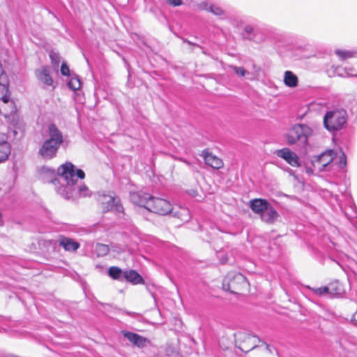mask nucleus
<instances>
[{
    "mask_svg": "<svg viewBox=\"0 0 357 357\" xmlns=\"http://www.w3.org/2000/svg\"><path fill=\"white\" fill-rule=\"evenodd\" d=\"M222 289L236 295H245L250 291V283L241 273L230 271L224 277L222 282Z\"/></svg>",
    "mask_w": 357,
    "mask_h": 357,
    "instance_id": "obj_1",
    "label": "nucleus"
},
{
    "mask_svg": "<svg viewBox=\"0 0 357 357\" xmlns=\"http://www.w3.org/2000/svg\"><path fill=\"white\" fill-rule=\"evenodd\" d=\"M98 206L102 213L114 211L121 217L125 215L121 199L114 192L100 195L97 199Z\"/></svg>",
    "mask_w": 357,
    "mask_h": 357,
    "instance_id": "obj_2",
    "label": "nucleus"
},
{
    "mask_svg": "<svg viewBox=\"0 0 357 357\" xmlns=\"http://www.w3.org/2000/svg\"><path fill=\"white\" fill-rule=\"evenodd\" d=\"M312 134V130L306 124H294L285 135L287 142L293 145L296 142H301L306 144L307 139Z\"/></svg>",
    "mask_w": 357,
    "mask_h": 357,
    "instance_id": "obj_3",
    "label": "nucleus"
},
{
    "mask_svg": "<svg viewBox=\"0 0 357 357\" xmlns=\"http://www.w3.org/2000/svg\"><path fill=\"white\" fill-rule=\"evenodd\" d=\"M347 123V113L344 110H333L326 112L324 117L325 128L329 131L339 130Z\"/></svg>",
    "mask_w": 357,
    "mask_h": 357,
    "instance_id": "obj_4",
    "label": "nucleus"
},
{
    "mask_svg": "<svg viewBox=\"0 0 357 357\" xmlns=\"http://www.w3.org/2000/svg\"><path fill=\"white\" fill-rule=\"evenodd\" d=\"M259 342L260 339L258 337L248 333H239L235 340L236 347L245 353L253 351Z\"/></svg>",
    "mask_w": 357,
    "mask_h": 357,
    "instance_id": "obj_5",
    "label": "nucleus"
},
{
    "mask_svg": "<svg viewBox=\"0 0 357 357\" xmlns=\"http://www.w3.org/2000/svg\"><path fill=\"white\" fill-rule=\"evenodd\" d=\"M147 210L160 215H165L172 211V205L167 199L152 197L148 203Z\"/></svg>",
    "mask_w": 357,
    "mask_h": 357,
    "instance_id": "obj_6",
    "label": "nucleus"
},
{
    "mask_svg": "<svg viewBox=\"0 0 357 357\" xmlns=\"http://www.w3.org/2000/svg\"><path fill=\"white\" fill-rule=\"evenodd\" d=\"M58 176H62L68 184H75L77 182L75 178V166L69 162L61 165L56 171Z\"/></svg>",
    "mask_w": 357,
    "mask_h": 357,
    "instance_id": "obj_7",
    "label": "nucleus"
},
{
    "mask_svg": "<svg viewBox=\"0 0 357 357\" xmlns=\"http://www.w3.org/2000/svg\"><path fill=\"white\" fill-rule=\"evenodd\" d=\"M252 357H277L276 349L260 340L252 353Z\"/></svg>",
    "mask_w": 357,
    "mask_h": 357,
    "instance_id": "obj_8",
    "label": "nucleus"
},
{
    "mask_svg": "<svg viewBox=\"0 0 357 357\" xmlns=\"http://www.w3.org/2000/svg\"><path fill=\"white\" fill-rule=\"evenodd\" d=\"M277 155L284 160L289 165L294 167H298L301 165L297 154L289 148H283L278 150Z\"/></svg>",
    "mask_w": 357,
    "mask_h": 357,
    "instance_id": "obj_9",
    "label": "nucleus"
},
{
    "mask_svg": "<svg viewBox=\"0 0 357 357\" xmlns=\"http://www.w3.org/2000/svg\"><path fill=\"white\" fill-rule=\"evenodd\" d=\"M121 333L123 335V337L128 339L133 346L137 347L138 348H144L150 343V340L149 339L142 335H139L137 333H135L127 331H121Z\"/></svg>",
    "mask_w": 357,
    "mask_h": 357,
    "instance_id": "obj_10",
    "label": "nucleus"
},
{
    "mask_svg": "<svg viewBox=\"0 0 357 357\" xmlns=\"http://www.w3.org/2000/svg\"><path fill=\"white\" fill-rule=\"evenodd\" d=\"M38 174L40 180L43 183H51L54 185H57L59 183L56 177V173L54 169L43 166L38 169Z\"/></svg>",
    "mask_w": 357,
    "mask_h": 357,
    "instance_id": "obj_11",
    "label": "nucleus"
},
{
    "mask_svg": "<svg viewBox=\"0 0 357 357\" xmlns=\"http://www.w3.org/2000/svg\"><path fill=\"white\" fill-rule=\"evenodd\" d=\"M59 147V146L54 144V143L50 144V142L45 140L38 153L43 158L50 160L56 156Z\"/></svg>",
    "mask_w": 357,
    "mask_h": 357,
    "instance_id": "obj_12",
    "label": "nucleus"
},
{
    "mask_svg": "<svg viewBox=\"0 0 357 357\" xmlns=\"http://www.w3.org/2000/svg\"><path fill=\"white\" fill-rule=\"evenodd\" d=\"M16 111L15 101L11 99L10 96L0 99V114L4 117H8L14 114Z\"/></svg>",
    "mask_w": 357,
    "mask_h": 357,
    "instance_id": "obj_13",
    "label": "nucleus"
},
{
    "mask_svg": "<svg viewBox=\"0 0 357 357\" xmlns=\"http://www.w3.org/2000/svg\"><path fill=\"white\" fill-rule=\"evenodd\" d=\"M48 132L50 138L46 139V141L60 146L63 142V135L56 125L51 123L48 127Z\"/></svg>",
    "mask_w": 357,
    "mask_h": 357,
    "instance_id": "obj_14",
    "label": "nucleus"
},
{
    "mask_svg": "<svg viewBox=\"0 0 357 357\" xmlns=\"http://www.w3.org/2000/svg\"><path fill=\"white\" fill-rule=\"evenodd\" d=\"M202 156L204 158L205 163L212 168L219 169L223 167V161L211 153L204 151L202 153Z\"/></svg>",
    "mask_w": 357,
    "mask_h": 357,
    "instance_id": "obj_15",
    "label": "nucleus"
},
{
    "mask_svg": "<svg viewBox=\"0 0 357 357\" xmlns=\"http://www.w3.org/2000/svg\"><path fill=\"white\" fill-rule=\"evenodd\" d=\"M270 203L265 199L256 198L250 201V208L253 213L261 215L267 208Z\"/></svg>",
    "mask_w": 357,
    "mask_h": 357,
    "instance_id": "obj_16",
    "label": "nucleus"
},
{
    "mask_svg": "<svg viewBox=\"0 0 357 357\" xmlns=\"http://www.w3.org/2000/svg\"><path fill=\"white\" fill-rule=\"evenodd\" d=\"M59 245L68 252H75L79 249L80 246L78 242L75 241L72 238L66 237L63 235L59 236Z\"/></svg>",
    "mask_w": 357,
    "mask_h": 357,
    "instance_id": "obj_17",
    "label": "nucleus"
},
{
    "mask_svg": "<svg viewBox=\"0 0 357 357\" xmlns=\"http://www.w3.org/2000/svg\"><path fill=\"white\" fill-rule=\"evenodd\" d=\"M278 218V212L271 204H269L265 211L260 215L261 220L268 225L273 224Z\"/></svg>",
    "mask_w": 357,
    "mask_h": 357,
    "instance_id": "obj_18",
    "label": "nucleus"
},
{
    "mask_svg": "<svg viewBox=\"0 0 357 357\" xmlns=\"http://www.w3.org/2000/svg\"><path fill=\"white\" fill-rule=\"evenodd\" d=\"M335 156V153L333 150H327L319 155L317 163L320 168H324L332 162Z\"/></svg>",
    "mask_w": 357,
    "mask_h": 357,
    "instance_id": "obj_19",
    "label": "nucleus"
},
{
    "mask_svg": "<svg viewBox=\"0 0 357 357\" xmlns=\"http://www.w3.org/2000/svg\"><path fill=\"white\" fill-rule=\"evenodd\" d=\"M124 278L132 284H144L143 278L135 270H129L123 272Z\"/></svg>",
    "mask_w": 357,
    "mask_h": 357,
    "instance_id": "obj_20",
    "label": "nucleus"
},
{
    "mask_svg": "<svg viewBox=\"0 0 357 357\" xmlns=\"http://www.w3.org/2000/svg\"><path fill=\"white\" fill-rule=\"evenodd\" d=\"M37 78L43 82L47 86H51L53 84V79L50 76L49 68L47 66H43L36 72Z\"/></svg>",
    "mask_w": 357,
    "mask_h": 357,
    "instance_id": "obj_21",
    "label": "nucleus"
},
{
    "mask_svg": "<svg viewBox=\"0 0 357 357\" xmlns=\"http://www.w3.org/2000/svg\"><path fill=\"white\" fill-rule=\"evenodd\" d=\"M186 192L192 197L204 199L205 197L202 188L196 182L190 183L187 188Z\"/></svg>",
    "mask_w": 357,
    "mask_h": 357,
    "instance_id": "obj_22",
    "label": "nucleus"
},
{
    "mask_svg": "<svg viewBox=\"0 0 357 357\" xmlns=\"http://www.w3.org/2000/svg\"><path fill=\"white\" fill-rule=\"evenodd\" d=\"M283 81L284 84L290 88L296 87L298 84V77L294 73L289 70L284 72Z\"/></svg>",
    "mask_w": 357,
    "mask_h": 357,
    "instance_id": "obj_23",
    "label": "nucleus"
},
{
    "mask_svg": "<svg viewBox=\"0 0 357 357\" xmlns=\"http://www.w3.org/2000/svg\"><path fill=\"white\" fill-rule=\"evenodd\" d=\"M132 198L136 204L140 206H143L147 209L148 203L149 202V199L152 198V197H149L147 194L145 193H136L132 195Z\"/></svg>",
    "mask_w": 357,
    "mask_h": 357,
    "instance_id": "obj_24",
    "label": "nucleus"
},
{
    "mask_svg": "<svg viewBox=\"0 0 357 357\" xmlns=\"http://www.w3.org/2000/svg\"><path fill=\"white\" fill-rule=\"evenodd\" d=\"M10 154V146L6 141L0 142V162L8 160Z\"/></svg>",
    "mask_w": 357,
    "mask_h": 357,
    "instance_id": "obj_25",
    "label": "nucleus"
},
{
    "mask_svg": "<svg viewBox=\"0 0 357 357\" xmlns=\"http://www.w3.org/2000/svg\"><path fill=\"white\" fill-rule=\"evenodd\" d=\"M329 294L341 295L343 293L342 284L337 280L331 282L328 285Z\"/></svg>",
    "mask_w": 357,
    "mask_h": 357,
    "instance_id": "obj_26",
    "label": "nucleus"
},
{
    "mask_svg": "<svg viewBox=\"0 0 357 357\" xmlns=\"http://www.w3.org/2000/svg\"><path fill=\"white\" fill-rule=\"evenodd\" d=\"M109 247L107 245L98 243L96 246V252L98 257H103L107 255L109 252Z\"/></svg>",
    "mask_w": 357,
    "mask_h": 357,
    "instance_id": "obj_27",
    "label": "nucleus"
},
{
    "mask_svg": "<svg viewBox=\"0 0 357 357\" xmlns=\"http://www.w3.org/2000/svg\"><path fill=\"white\" fill-rule=\"evenodd\" d=\"M122 270L117 266H111L108 271V275L114 280H119L121 275H123Z\"/></svg>",
    "mask_w": 357,
    "mask_h": 357,
    "instance_id": "obj_28",
    "label": "nucleus"
},
{
    "mask_svg": "<svg viewBox=\"0 0 357 357\" xmlns=\"http://www.w3.org/2000/svg\"><path fill=\"white\" fill-rule=\"evenodd\" d=\"M161 357H183L177 351L172 347H167L165 349V353L162 354Z\"/></svg>",
    "mask_w": 357,
    "mask_h": 357,
    "instance_id": "obj_29",
    "label": "nucleus"
},
{
    "mask_svg": "<svg viewBox=\"0 0 357 357\" xmlns=\"http://www.w3.org/2000/svg\"><path fill=\"white\" fill-rule=\"evenodd\" d=\"M335 54L337 56H338L340 58V59H342L343 61L347 60L353 56V54L351 52H350L349 51H344V50H336Z\"/></svg>",
    "mask_w": 357,
    "mask_h": 357,
    "instance_id": "obj_30",
    "label": "nucleus"
},
{
    "mask_svg": "<svg viewBox=\"0 0 357 357\" xmlns=\"http://www.w3.org/2000/svg\"><path fill=\"white\" fill-rule=\"evenodd\" d=\"M68 85L71 89L76 91L81 87V82L79 79L77 78H73L69 81Z\"/></svg>",
    "mask_w": 357,
    "mask_h": 357,
    "instance_id": "obj_31",
    "label": "nucleus"
},
{
    "mask_svg": "<svg viewBox=\"0 0 357 357\" xmlns=\"http://www.w3.org/2000/svg\"><path fill=\"white\" fill-rule=\"evenodd\" d=\"M6 85L3 84L2 86H0V99L4 98L10 96L11 93L9 89V86H5Z\"/></svg>",
    "mask_w": 357,
    "mask_h": 357,
    "instance_id": "obj_32",
    "label": "nucleus"
},
{
    "mask_svg": "<svg viewBox=\"0 0 357 357\" xmlns=\"http://www.w3.org/2000/svg\"><path fill=\"white\" fill-rule=\"evenodd\" d=\"M230 68L237 76L244 77L246 74V70L243 67L231 66Z\"/></svg>",
    "mask_w": 357,
    "mask_h": 357,
    "instance_id": "obj_33",
    "label": "nucleus"
},
{
    "mask_svg": "<svg viewBox=\"0 0 357 357\" xmlns=\"http://www.w3.org/2000/svg\"><path fill=\"white\" fill-rule=\"evenodd\" d=\"M313 291L318 296H322L324 294H329V289L328 286H324L319 288L313 289Z\"/></svg>",
    "mask_w": 357,
    "mask_h": 357,
    "instance_id": "obj_34",
    "label": "nucleus"
},
{
    "mask_svg": "<svg viewBox=\"0 0 357 357\" xmlns=\"http://www.w3.org/2000/svg\"><path fill=\"white\" fill-rule=\"evenodd\" d=\"M209 10L215 15H222L224 14V10L219 6L215 5H211Z\"/></svg>",
    "mask_w": 357,
    "mask_h": 357,
    "instance_id": "obj_35",
    "label": "nucleus"
},
{
    "mask_svg": "<svg viewBox=\"0 0 357 357\" xmlns=\"http://www.w3.org/2000/svg\"><path fill=\"white\" fill-rule=\"evenodd\" d=\"M3 84L6 85L5 86H9V82L5 73L0 75V86H2Z\"/></svg>",
    "mask_w": 357,
    "mask_h": 357,
    "instance_id": "obj_36",
    "label": "nucleus"
},
{
    "mask_svg": "<svg viewBox=\"0 0 357 357\" xmlns=\"http://www.w3.org/2000/svg\"><path fill=\"white\" fill-rule=\"evenodd\" d=\"M61 72L62 75H66V76L70 75V69H69L68 66L64 63H62V65H61Z\"/></svg>",
    "mask_w": 357,
    "mask_h": 357,
    "instance_id": "obj_37",
    "label": "nucleus"
},
{
    "mask_svg": "<svg viewBox=\"0 0 357 357\" xmlns=\"http://www.w3.org/2000/svg\"><path fill=\"white\" fill-rule=\"evenodd\" d=\"M347 165V158L344 153H342L340 157V166L342 167H345Z\"/></svg>",
    "mask_w": 357,
    "mask_h": 357,
    "instance_id": "obj_38",
    "label": "nucleus"
},
{
    "mask_svg": "<svg viewBox=\"0 0 357 357\" xmlns=\"http://www.w3.org/2000/svg\"><path fill=\"white\" fill-rule=\"evenodd\" d=\"M167 3L173 6H178L182 4L181 0H167Z\"/></svg>",
    "mask_w": 357,
    "mask_h": 357,
    "instance_id": "obj_39",
    "label": "nucleus"
},
{
    "mask_svg": "<svg viewBox=\"0 0 357 357\" xmlns=\"http://www.w3.org/2000/svg\"><path fill=\"white\" fill-rule=\"evenodd\" d=\"M75 176H77V178H79L81 179H83L85 177V174L82 169H79L76 171Z\"/></svg>",
    "mask_w": 357,
    "mask_h": 357,
    "instance_id": "obj_40",
    "label": "nucleus"
},
{
    "mask_svg": "<svg viewBox=\"0 0 357 357\" xmlns=\"http://www.w3.org/2000/svg\"><path fill=\"white\" fill-rule=\"evenodd\" d=\"M245 31L247 33L250 34V33H253V31H254V29H253V27H252V26H250V25H248V26H246L245 27Z\"/></svg>",
    "mask_w": 357,
    "mask_h": 357,
    "instance_id": "obj_41",
    "label": "nucleus"
},
{
    "mask_svg": "<svg viewBox=\"0 0 357 357\" xmlns=\"http://www.w3.org/2000/svg\"><path fill=\"white\" fill-rule=\"evenodd\" d=\"M351 321L354 324H357V310L353 314Z\"/></svg>",
    "mask_w": 357,
    "mask_h": 357,
    "instance_id": "obj_42",
    "label": "nucleus"
},
{
    "mask_svg": "<svg viewBox=\"0 0 357 357\" xmlns=\"http://www.w3.org/2000/svg\"><path fill=\"white\" fill-rule=\"evenodd\" d=\"M183 162H185V163H187L188 165H190V162H187L186 160H182Z\"/></svg>",
    "mask_w": 357,
    "mask_h": 357,
    "instance_id": "obj_43",
    "label": "nucleus"
}]
</instances>
